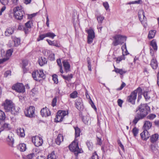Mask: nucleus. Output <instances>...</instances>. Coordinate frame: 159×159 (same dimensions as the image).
Returning a JSON list of instances; mask_svg holds the SVG:
<instances>
[{"label":"nucleus","instance_id":"nucleus-1","mask_svg":"<svg viewBox=\"0 0 159 159\" xmlns=\"http://www.w3.org/2000/svg\"><path fill=\"white\" fill-rule=\"evenodd\" d=\"M113 41L112 44L114 46L122 45L126 40V37L120 35H116L113 37Z\"/></svg>","mask_w":159,"mask_h":159},{"label":"nucleus","instance_id":"nucleus-2","mask_svg":"<svg viewBox=\"0 0 159 159\" xmlns=\"http://www.w3.org/2000/svg\"><path fill=\"white\" fill-rule=\"evenodd\" d=\"M14 16L16 19L18 20H21L25 14L24 12L21 7H17L13 9Z\"/></svg>","mask_w":159,"mask_h":159},{"label":"nucleus","instance_id":"nucleus-3","mask_svg":"<svg viewBox=\"0 0 159 159\" xmlns=\"http://www.w3.org/2000/svg\"><path fill=\"white\" fill-rule=\"evenodd\" d=\"M69 148L70 151L74 152L76 156H77L78 153L81 152V150L79 148L76 139H75L69 145Z\"/></svg>","mask_w":159,"mask_h":159},{"label":"nucleus","instance_id":"nucleus-4","mask_svg":"<svg viewBox=\"0 0 159 159\" xmlns=\"http://www.w3.org/2000/svg\"><path fill=\"white\" fill-rule=\"evenodd\" d=\"M149 108L147 104H141L139 107V112L138 114L143 118L147 115L148 110Z\"/></svg>","mask_w":159,"mask_h":159},{"label":"nucleus","instance_id":"nucleus-5","mask_svg":"<svg viewBox=\"0 0 159 159\" xmlns=\"http://www.w3.org/2000/svg\"><path fill=\"white\" fill-rule=\"evenodd\" d=\"M44 74L42 70H40L39 71H35L32 73V76L33 79L36 81H40V78H43L44 77Z\"/></svg>","mask_w":159,"mask_h":159},{"label":"nucleus","instance_id":"nucleus-6","mask_svg":"<svg viewBox=\"0 0 159 159\" xmlns=\"http://www.w3.org/2000/svg\"><path fill=\"white\" fill-rule=\"evenodd\" d=\"M68 113V112L66 111H59L55 118V121L56 122L62 121L64 117L67 115Z\"/></svg>","mask_w":159,"mask_h":159},{"label":"nucleus","instance_id":"nucleus-7","mask_svg":"<svg viewBox=\"0 0 159 159\" xmlns=\"http://www.w3.org/2000/svg\"><path fill=\"white\" fill-rule=\"evenodd\" d=\"M12 88L18 93H24L25 91V87L22 84L19 83L15 84L12 86Z\"/></svg>","mask_w":159,"mask_h":159},{"label":"nucleus","instance_id":"nucleus-8","mask_svg":"<svg viewBox=\"0 0 159 159\" xmlns=\"http://www.w3.org/2000/svg\"><path fill=\"white\" fill-rule=\"evenodd\" d=\"M88 34L87 37L88 43L90 44L93 42V40L95 38V33L93 30L90 29L86 30Z\"/></svg>","mask_w":159,"mask_h":159},{"label":"nucleus","instance_id":"nucleus-9","mask_svg":"<svg viewBox=\"0 0 159 159\" xmlns=\"http://www.w3.org/2000/svg\"><path fill=\"white\" fill-rule=\"evenodd\" d=\"M14 105V104L11 101L7 99L4 104V108L6 111L8 112L11 111Z\"/></svg>","mask_w":159,"mask_h":159},{"label":"nucleus","instance_id":"nucleus-10","mask_svg":"<svg viewBox=\"0 0 159 159\" xmlns=\"http://www.w3.org/2000/svg\"><path fill=\"white\" fill-rule=\"evenodd\" d=\"M35 108L32 106L29 107L26 111H25V116L28 117H32L34 116Z\"/></svg>","mask_w":159,"mask_h":159},{"label":"nucleus","instance_id":"nucleus-11","mask_svg":"<svg viewBox=\"0 0 159 159\" xmlns=\"http://www.w3.org/2000/svg\"><path fill=\"white\" fill-rule=\"evenodd\" d=\"M137 96V91L135 90L132 92L130 95L128 97L127 100L129 102L131 103L132 104H134L135 103V100Z\"/></svg>","mask_w":159,"mask_h":159},{"label":"nucleus","instance_id":"nucleus-12","mask_svg":"<svg viewBox=\"0 0 159 159\" xmlns=\"http://www.w3.org/2000/svg\"><path fill=\"white\" fill-rule=\"evenodd\" d=\"M32 142L37 147L41 145L43 142L42 139L38 136H36L33 138Z\"/></svg>","mask_w":159,"mask_h":159},{"label":"nucleus","instance_id":"nucleus-13","mask_svg":"<svg viewBox=\"0 0 159 159\" xmlns=\"http://www.w3.org/2000/svg\"><path fill=\"white\" fill-rule=\"evenodd\" d=\"M75 104L76 108L78 110H81L83 108V104L81 98H77L75 101Z\"/></svg>","mask_w":159,"mask_h":159},{"label":"nucleus","instance_id":"nucleus-14","mask_svg":"<svg viewBox=\"0 0 159 159\" xmlns=\"http://www.w3.org/2000/svg\"><path fill=\"white\" fill-rule=\"evenodd\" d=\"M41 114L42 116L46 117L50 116L51 112L46 107L43 108L40 111Z\"/></svg>","mask_w":159,"mask_h":159},{"label":"nucleus","instance_id":"nucleus-15","mask_svg":"<svg viewBox=\"0 0 159 159\" xmlns=\"http://www.w3.org/2000/svg\"><path fill=\"white\" fill-rule=\"evenodd\" d=\"M139 17L142 24L143 26H147L146 18L145 17L144 13L143 11L142 12V16H141L139 14Z\"/></svg>","mask_w":159,"mask_h":159},{"label":"nucleus","instance_id":"nucleus-16","mask_svg":"<svg viewBox=\"0 0 159 159\" xmlns=\"http://www.w3.org/2000/svg\"><path fill=\"white\" fill-rule=\"evenodd\" d=\"M140 136L143 140H147L150 137V134L147 130H145L141 133Z\"/></svg>","mask_w":159,"mask_h":159},{"label":"nucleus","instance_id":"nucleus-17","mask_svg":"<svg viewBox=\"0 0 159 159\" xmlns=\"http://www.w3.org/2000/svg\"><path fill=\"white\" fill-rule=\"evenodd\" d=\"M12 52L13 51L11 49H10L8 50L7 52L5 55L6 58H3L2 59V61L1 62V63H2L8 60L9 57L11 55Z\"/></svg>","mask_w":159,"mask_h":159},{"label":"nucleus","instance_id":"nucleus-18","mask_svg":"<svg viewBox=\"0 0 159 159\" xmlns=\"http://www.w3.org/2000/svg\"><path fill=\"white\" fill-rule=\"evenodd\" d=\"M14 32V28L12 27H9L7 28L5 32V34L6 36H9L11 35Z\"/></svg>","mask_w":159,"mask_h":159},{"label":"nucleus","instance_id":"nucleus-19","mask_svg":"<svg viewBox=\"0 0 159 159\" xmlns=\"http://www.w3.org/2000/svg\"><path fill=\"white\" fill-rule=\"evenodd\" d=\"M63 140V137L61 134H58L57 137L56 139V143L58 145H60L61 142Z\"/></svg>","mask_w":159,"mask_h":159},{"label":"nucleus","instance_id":"nucleus-20","mask_svg":"<svg viewBox=\"0 0 159 159\" xmlns=\"http://www.w3.org/2000/svg\"><path fill=\"white\" fill-rule=\"evenodd\" d=\"M38 61L39 64L42 66L47 63V60L45 57H41L39 58Z\"/></svg>","mask_w":159,"mask_h":159},{"label":"nucleus","instance_id":"nucleus-21","mask_svg":"<svg viewBox=\"0 0 159 159\" xmlns=\"http://www.w3.org/2000/svg\"><path fill=\"white\" fill-rule=\"evenodd\" d=\"M152 126V123L148 121H146L145 122L143 127L145 130H147L151 128Z\"/></svg>","mask_w":159,"mask_h":159},{"label":"nucleus","instance_id":"nucleus-22","mask_svg":"<svg viewBox=\"0 0 159 159\" xmlns=\"http://www.w3.org/2000/svg\"><path fill=\"white\" fill-rule=\"evenodd\" d=\"M63 66L65 68V71L67 72L70 71V66L69 63L66 61H64L62 62Z\"/></svg>","mask_w":159,"mask_h":159},{"label":"nucleus","instance_id":"nucleus-23","mask_svg":"<svg viewBox=\"0 0 159 159\" xmlns=\"http://www.w3.org/2000/svg\"><path fill=\"white\" fill-rule=\"evenodd\" d=\"M19 108L17 107H15L14 106L11 110V113L14 115H17L19 113Z\"/></svg>","mask_w":159,"mask_h":159},{"label":"nucleus","instance_id":"nucleus-24","mask_svg":"<svg viewBox=\"0 0 159 159\" xmlns=\"http://www.w3.org/2000/svg\"><path fill=\"white\" fill-rule=\"evenodd\" d=\"M115 71L116 73H119L121 75H123L126 72V71L123 69H120L116 68L114 66Z\"/></svg>","mask_w":159,"mask_h":159},{"label":"nucleus","instance_id":"nucleus-25","mask_svg":"<svg viewBox=\"0 0 159 159\" xmlns=\"http://www.w3.org/2000/svg\"><path fill=\"white\" fill-rule=\"evenodd\" d=\"M47 41L48 42L49 44L50 45L54 46L57 47H60L59 44L58 43L57 41L54 40L52 41L50 40L47 39Z\"/></svg>","mask_w":159,"mask_h":159},{"label":"nucleus","instance_id":"nucleus-26","mask_svg":"<svg viewBox=\"0 0 159 159\" xmlns=\"http://www.w3.org/2000/svg\"><path fill=\"white\" fill-rule=\"evenodd\" d=\"M159 138V135L157 134H155L152 135L150 137V141L152 143L156 142Z\"/></svg>","mask_w":159,"mask_h":159},{"label":"nucleus","instance_id":"nucleus-27","mask_svg":"<svg viewBox=\"0 0 159 159\" xmlns=\"http://www.w3.org/2000/svg\"><path fill=\"white\" fill-rule=\"evenodd\" d=\"M18 148L21 152H24L26 149V145L24 143L20 144L18 146Z\"/></svg>","mask_w":159,"mask_h":159},{"label":"nucleus","instance_id":"nucleus-28","mask_svg":"<svg viewBox=\"0 0 159 159\" xmlns=\"http://www.w3.org/2000/svg\"><path fill=\"white\" fill-rule=\"evenodd\" d=\"M13 41L14 42V44L12 45H11V46H17L20 43V39L19 38H14L13 39Z\"/></svg>","mask_w":159,"mask_h":159},{"label":"nucleus","instance_id":"nucleus-29","mask_svg":"<svg viewBox=\"0 0 159 159\" xmlns=\"http://www.w3.org/2000/svg\"><path fill=\"white\" fill-rule=\"evenodd\" d=\"M150 65L152 69H156L157 66L156 60L154 59H153L151 61Z\"/></svg>","mask_w":159,"mask_h":159},{"label":"nucleus","instance_id":"nucleus-30","mask_svg":"<svg viewBox=\"0 0 159 159\" xmlns=\"http://www.w3.org/2000/svg\"><path fill=\"white\" fill-rule=\"evenodd\" d=\"M17 132L18 135L21 137L24 136L25 134L24 133V130L23 128H19L17 130Z\"/></svg>","mask_w":159,"mask_h":159},{"label":"nucleus","instance_id":"nucleus-31","mask_svg":"<svg viewBox=\"0 0 159 159\" xmlns=\"http://www.w3.org/2000/svg\"><path fill=\"white\" fill-rule=\"evenodd\" d=\"M143 118V117L138 114L135 117L133 120V123L134 125H136L139 120Z\"/></svg>","mask_w":159,"mask_h":159},{"label":"nucleus","instance_id":"nucleus-32","mask_svg":"<svg viewBox=\"0 0 159 159\" xmlns=\"http://www.w3.org/2000/svg\"><path fill=\"white\" fill-rule=\"evenodd\" d=\"M14 134L12 132H10L8 136L7 140L11 142V143H14Z\"/></svg>","mask_w":159,"mask_h":159},{"label":"nucleus","instance_id":"nucleus-33","mask_svg":"<svg viewBox=\"0 0 159 159\" xmlns=\"http://www.w3.org/2000/svg\"><path fill=\"white\" fill-rule=\"evenodd\" d=\"M75 139L80 136V129L78 127L75 128Z\"/></svg>","mask_w":159,"mask_h":159},{"label":"nucleus","instance_id":"nucleus-34","mask_svg":"<svg viewBox=\"0 0 159 159\" xmlns=\"http://www.w3.org/2000/svg\"><path fill=\"white\" fill-rule=\"evenodd\" d=\"M155 30H151L149 32L148 37L149 39H151L154 38L156 33Z\"/></svg>","mask_w":159,"mask_h":159},{"label":"nucleus","instance_id":"nucleus-35","mask_svg":"<svg viewBox=\"0 0 159 159\" xmlns=\"http://www.w3.org/2000/svg\"><path fill=\"white\" fill-rule=\"evenodd\" d=\"M89 118L88 116H84L82 118V120L84 123L86 125H88L90 122L89 121Z\"/></svg>","mask_w":159,"mask_h":159},{"label":"nucleus","instance_id":"nucleus-36","mask_svg":"<svg viewBox=\"0 0 159 159\" xmlns=\"http://www.w3.org/2000/svg\"><path fill=\"white\" fill-rule=\"evenodd\" d=\"M48 159H57L56 156L54 152H52L48 155Z\"/></svg>","mask_w":159,"mask_h":159},{"label":"nucleus","instance_id":"nucleus-37","mask_svg":"<svg viewBox=\"0 0 159 159\" xmlns=\"http://www.w3.org/2000/svg\"><path fill=\"white\" fill-rule=\"evenodd\" d=\"M150 44L154 50H157V49L156 42L155 40L153 39L151 42Z\"/></svg>","mask_w":159,"mask_h":159},{"label":"nucleus","instance_id":"nucleus-38","mask_svg":"<svg viewBox=\"0 0 159 159\" xmlns=\"http://www.w3.org/2000/svg\"><path fill=\"white\" fill-rule=\"evenodd\" d=\"M61 75L64 79L68 81L70 80L73 77V75L72 74H70V75L66 76L63 75Z\"/></svg>","mask_w":159,"mask_h":159},{"label":"nucleus","instance_id":"nucleus-39","mask_svg":"<svg viewBox=\"0 0 159 159\" xmlns=\"http://www.w3.org/2000/svg\"><path fill=\"white\" fill-rule=\"evenodd\" d=\"M5 119V116L4 113L0 110V121L3 120Z\"/></svg>","mask_w":159,"mask_h":159},{"label":"nucleus","instance_id":"nucleus-40","mask_svg":"<svg viewBox=\"0 0 159 159\" xmlns=\"http://www.w3.org/2000/svg\"><path fill=\"white\" fill-rule=\"evenodd\" d=\"M46 37H48L53 39L54 37H55L56 35L53 33L51 32H48L46 33Z\"/></svg>","mask_w":159,"mask_h":159},{"label":"nucleus","instance_id":"nucleus-41","mask_svg":"<svg viewBox=\"0 0 159 159\" xmlns=\"http://www.w3.org/2000/svg\"><path fill=\"white\" fill-rule=\"evenodd\" d=\"M9 0H0V2L3 6L8 5L9 3Z\"/></svg>","mask_w":159,"mask_h":159},{"label":"nucleus","instance_id":"nucleus-42","mask_svg":"<svg viewBox=\"0 0 159 159\" xmlns=\"http://www.w3.org/2000/svg\"><path fill=\"white\" fill-rule=\"evenodd\" d=\"M86 144L89 150H91L93 148V143L91 142L88 141Z\"/></svg>","mask_w":159,"mask_h":159},{"label":"nucleus","instance_id":"nucleus-43","mask_svg":"<svg viewBox=\"0 0 159 159\" xmlns=\"http://www.w3.org/2000/svg\"><path fill=\"white\" fill-rule=\"evenodd\" d=\"M87 60L88 64V68L89 70L90 71H91V65L90 61V59L89 57H88L87 58Z\"/></svg>","mask_w":159,"mask_h":159},{"label":"nucleus","instance_id":"nucleus-44","mask_svg":"<svg viewBox=\"0 0 159 159\" xmlns=\"http://www.w3.org/2000/svg\"><path fill=\"white\" fill-rule=\"evenodd\" d=\"M32 24V23L31 21H29L25 24V27L27 28L30 29L31 27V25Z\"/></svg>","mask_w":159,"mask_h":159},{"label":"nucleus","instance_id":"nucleus-45","mask_svg":"<svg viewBox=\"0 0 159 159\" xmlns=\"http://www.w3.org/2000/svg\"><path fill=\"white\" fill-rule=\"evenodd\" d=\"M46 37V34H41L39 35V37L37 38V40L38 41H39L41 40H43Z\"/></svg>","mask_w":159,"mask_h":159},{"label":"nucleus","instance_id":"nucleus-46","mask_svg":"<svg viewBox=\"0 0 159 159\" xmlns=\"http://www.w3.org/2000/svg\"><path fill=\"white\" fill-rule=\"evenodd\" d=\"M77 94L78 93L77 92L75 91L70 94V97L73 98H75L77 97Z\"/></svg>","mask_w":159,"mask_h":159},{"label":"nucleus","instance_id":"nucleus-47","mask_svg":"<svg viewBox=\"0 0 159 159\" xmlns=\"http://www.w3.org/2000/svg\"><path fill=\"white\" fill-rule=\"evenodd\" d=\"M35 156V154L34 153L29 154L26 156L27 159H32Z\"/></svg>","mask_w":159,"mask_h":159},{"label":"nucleus","instance_id":"nucleus-48","mask_svg":"<svg viewBox=\"0 0 159 159\" xmlns=\"http://www.w3.org/2000/svg\"><path fill=\"white\" fill-rule=\"evenodd\" d=\"M139 130L136 127H134L132 130V132L134 136H136L138 133Z\"/></svg>","mask_w":159,"mask_h":159},{"label":"nucleus","instance_id":"nucleus-49","mask_svg":"<svg viewBox=\"0 0 159 159\" xmlns=\"http://www.w3.org/2000/svg\"><path fill=\"white\" fill-rule=\"evenodd\" d=\"M57 75L56 74H54L52 75V79L54 81V83L57 84L58 83V80L57 79Z\"/></svg>","mask_w":159,"mask_h":159},{"label":"nucleus","instance_id":"nucleus-50","mask_svg":"<svg viewBox=\"0 0 159 159\" xmlns=\"http://www.w3.org/2000/svg\"><path fill=\"white\" fill-rule=\"evenodd\" d=\"M97 19L99 23L101 24L103 20L104 17L101 16H100L97 17Z\"/></svg>","mask_w":159,"mask_h":159},{"label":"nucleus","instance_id":"nucleus-51","mask_svg":"<svg viewBox=\"0 0 159 159\" xmlns=\"http://www.w3.org/2000/svg\"><path fill=\"white\" fill-rule=\"evenodd\" d=\"M3 129L6 130H9L10 128L9 126V125L7 123H5L2 126Z\"/></svg>","mask_w":159,"mask_h":159},{"label":"nucleus","instance_id":"nucleus-52","mask_svg":"<svg viewBox=\"0 0 159 159\" xmlns=\"http://www.w3.org/2000/svg\"><path fill=\"white\" fill-rule=\"evenodd\" d=\"M143 95L146 100H149L150 98V97L149 96L148 93L147 92L144 93H143Z\"/></svg>","mask_w":159,"mask_h":159},{"label":"nucleus","instance_id":"nucleus-53","mask_svg":"<svg viewBox=\"0 0 159 159\" xmlns=\"http://www.w3.org/2000/svg\"><path fill=\"white\" fill-rule=\"evenodd\" d=\"M57 102V98L56 97H55L53 98L52 100V105L54 107L56 105V104Z\"/></svg>","mask_w":159,"mask_h":159},{"label":"nucleus","instance_id":"nucleus-54","mask_svg":"<svg viewBox=\"0 0 159 159\" xmlns=\"http://www.w3.org/2000/svg\"><path fill=\"white\" fill-rule=\"evenodd\" d=\"M49 59L51 61L54 60L55 59L54 54L51 53L49 56Z\"/></svg>","mask_w":159,"mask_h":159},{"label":"nucleus","instance_id":"nucleus-55","mask_svg":"<svg viewBox=\"0 0 159 159\" xmlns=\"http://www.w3.org/2000/svg\"><path fill=\"white\" fill-rule=\"evenodd\" d=\"M156 117L155 115L154 114H151L148 116V118L150 120H152Z\"/></svg>","mask_w":159,"mask_h":159},{"label":"nucleus","instance_id":"nucleus-56","mask_svg":"<svg viewBox=\"0 0 159 159\" xmlns=\"http://www.w3.org/2000/svg\"><path fill=\"white\" fill-rule=\"evenodd\" d=\"M125 83L123 82L120 87L117 89V90L119 91L122 90L123 88L125 86Z\"/></svg>","mask_w":159,"mask_h":159},{"label":"nucleus","instance_id":"nucleus-57","mask_svg":"<svg viewBox=\"0 0 159 159\" xmlns=\"http://www.w3.org/2000/svg\"><path fill=\"white\" fill-rule=\"evenodd\" d=\"M90 105L95 110H97V108L95 106L94 103L93 102L91 99H90V101L89 102Z\"/></svg>","mask_w":159,"mask_h":159},{"label":"nucleus","instance_id":"nucleus-58","mask_svg":"<svg viewBox=\"0 0 159 159\" xmlns=\"http://www.w3.org/2000/svg\"><path fill=\"white\" fill-rule=\"evenodd\" d=\"M92 159H99L97 153L95 152L92 157Z\"/></svg>","mask_w":159,"mask_h":159},{"label":"nucleus","instance_id":"nucleus-59","mask_svg":"<svg viewBox=\"0 0 159 159\" xmlns=\"http://www.w3.org/2000/svg\"><path fill=\"white\" fill-rule=\"evenodd\" d=\"M103 6L106 10H107L109 7V4L107 2H105L103 3Z\"/></svg>","mask_w":159,"mask_h":159},{"label":"nucleus","instance_id":"nucleus-60","mask_svg":"<svg viewBox=\"0 0 159 159\" xmlns=\"http://www.w3.org/2000/svg\"><path fill=\"white\" fill-rule=\"evenodd\" d=\"M118 105L120 107H122V105L123 103V101L121 99H118L117 101Z\"/></svg>","mask_w":159,"mask_h":159},{"label":"nucleus","instance_id":"nucleus-61","mask_svg":"<svg viewBox=\"0 0 159 159\" xmlns=\"http://www.w3.org/2000/svg\"><path fill=\"white\" fill-rule=\"evenodd\" d=\"M11 75V71L10 70H7L4 73V76L7 77L9 75Z\"/></svg>","mask_w":159,"mask_h":159},{"label":"nucleus","instance_id":"nucleus-62","mask_svg":"<svg viewBox=\"0 0 159 159\" xmlns=\"http://www.w3.org/2000/svg\"><path fill=\"white\" fill-rule=\"evenodd\" d=\"M6 9V7L5 6H4L1 9L0 11V16H1L2 14V13Z\"/></svg>","mask_w":159,"mask_h":159},{"label":"nucleus","instance_id":"nucleus-63","mask_svg":"<svg viewBox=\"0 0 159 159\" xmlns=\"http://www.w3.org/2000/svg\"><path fill=\"white\" fill-rule=\"evenodd\" d=\"M28 61L27 60H24L23 61V67L22 68H24V67H25L28 64Z\"/></svg>","mask_w":159,"mask_h":159},{"label":"nucleus","instance_id":"nucleus-64","mask_svg":"<svg viewBox=\"0 0 159 159\" xmlns=\"http://www.w3.org/2000/svg\"><path fill=\"white\" fill-rule=\"evenodd\" d=\"M97 138V144L99 145H101L102 144V141L101 138H99L98 137Z\"/></svg>","mask_w":159,"mask_h":159}]
</instances>
